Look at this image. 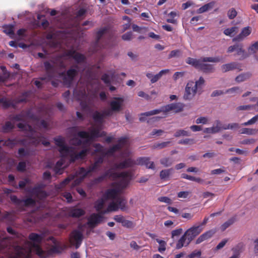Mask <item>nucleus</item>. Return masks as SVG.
<instances>
[{"mask_svg":"<svg viewBox=\"0 0 258 258\" xmlns=\"http://www.w3.org/2000/svg\"><path fill=\"white\" fill-rule=\"evenodd\" d=\"M252 76V74L250 72L242 73L237 76L235 78V81L238 82H242L249 79Z\"/></svg>","mask_w":258,"mask_h":258,"instance_id":"nucleus-30","label":"nucleus"},{"mask_svg":"<svg viewBox=\"0 0 258 258\" xmlns=\"http://www.w3.org/2000/svg\"><path fill=\"white\" fill-rule=\"evenodd\" d=\"M54 141L56 146L59 147L58 151L61 157L66 158L68 156L70 152L72 151V147H69L65 144L64 138L58 136L54 138Z\"/></svg>","mask_w":258,"mask_h":258,"instance_id":"nucleus-2","label":"nucleus"},{"mask_svg":"<svg viewBox=\"0 0 258 258\" xmlns=\"http://www.w3.org/2000/svg\"><path fill=\"white\" fill-rule=\"evenodd\" d=\"M124 99L122 97H114L113 100L110 101L109 105L111 110L114 112H119L122 109Z\"/></svg>","mask_w":258,"mask_h":258,"instance_id":"nucleus-12","label":"nucleus"},{"mask_svg":"<svg viewBox=\"0 0 258 258\" xmlns=\"http://www.w3.org/2000/svg\"><path fill=\"white\" fill-rule=\"evenodd\" d=\"M136 165V161L129 158L119 163H115L113 164V168L114 169H123L133 167Z\"/></svg>","mask_w":258,"mask_h":258,"instance_id":"nucleus-11","label":"nucleus"},{"mask_svg":"<svg viewBox=\"0 0 258 258\" xmlns=\"http://www.w3.org/2000/svg\"><path fill=\"white\" fill-rule=\"evenodd\" d=\"M190 135V133L188 131L184 130H178L174 134V136L176 138H178L181 136H189Z\"/></svg>","mask_w":258,"mask_h":258,"instance_id":"nucleus-48","label":"nucleus"},{"mask_svg":"<svg viewBox=\"0 0 258 258\" xmlns=\"http://www.w3.org/2000/svg\"><path fill=\"white\" fill-rule=\"evenodd\" d=\"M108 30V28L105 27L100 29L97 32L96 40V44H98L99 43L100 40L101 39L102 37Z\"/></svg>","mask_w":258,"mask_h":258,"instance_id":"nucleus-38","label":"nucleus"},{"mask_svg":"<svg viewBox=\"0 0 258 258\" xmlns=\"http://www.w3.org/2000/svg\"><path fill=\"white\" fill-rule=\"evenodd\" d=\"M173 171V168L162 170L160 172V178L161 180H167L169 179L170 175Z\"/></svg>","mask_w":258,"mask_h":258,"instance_id":"nucleus-26","label":"nucleus"},{"mask_svg":"<svg viewBox=\"0 0 258 258\" xmlns=\"http://www.w3.org/2000/svg\"><path fill=\"white\" fill-rule=\"evenodd\" d=\"M251 32V28L249 26L244 27L242 29L241 32L232 39V41L233 42L241 41L245 37L249 35Z\"/></svg>","mask_w":258,"mask_h":258,"instance_id":"nucleus-17","label":"nucleus"},{"mask_svg":"<svg viewBox=\"0 0 258 258\" xmlns=\"http://www.w3.org/2000/svg\"><path fill=\"white\" fill-rule=\"evenodd\" d=\"M257 120H258V114L255 115L254 116H253L252 118H251L250 119H249L247 121L242 123V125H244V126L251 125V124H254Z\"/></svg>","mask_w":258,"mask_h":258,"instance_id":"nucleus-57","label":"nucleus"},{"mask_svg":"<svg viewBox=\"0 0 258 258\" xmlns=\"http://www.w3.org/2000/svg\"><path fill=\"white\" fill-rule=\"evenodd\" d=\"M123 172L126 173V176L124 177H119V178H121L120 180L118 182L112 183L111 184L112 186H119L121 187L122 189H124L127 186L131 179V174L128 171H123Z\"/></svg>","mask_w":258,"mask_h":258,"instance_id":"nucleus-13","label":"nucleus"},{"mask_svg":"<svg viewBox=\"0 0 258 258\" xmlns=\"http://www.w3.org/2000/svg\"><path fill=\"white\" fill-rule=\"evenodd\" d=\"M105 157V156L104 155L100 156L95 159L92 165L96 168V170L98 169L100 167V165L104 162Z\"/></svg>","mask_w":258,"mask_h":258,"instance_id":"nucleus-41","label":"nucleus"},{"mask_svg":"<svg viewBox=\"0 0 258 258\" xmlns=\"http://www.w3.org/2000/svg\"><path fill=\"white\" fill-rule=\"evenodd\" d=\"M234 222V219L231 218L224 222L220 227L222 231H225L228 227L231 225Z\"/></svg>","mask_w":258,"mask_h":258,"instance_id":"nucleus-52","label":"nucleus"},{"mask_svg":"<svg viewBox=\"0 0 258 258\" xmlns=\"http://www.w3.org/2000/svg\"><path fill=\"white\" fill-rule=\"evenodd\" d=\"M118 209L117 203L115 201H112L108 205L106 210L101 211V214H105L110 212L117 211Z\"/></svg>","mask_w":258,"mask_h":258,"instance_id":"nucleus-25","label":"nucleus"},{"mask_svg":"<svg viewBox=\"0 0 258 258\" xmlns=\"http://www.w3.org/2000/svg\"><path fill=\"white\" fill-rule=\"evenodd\" d=\"M78 71L76 69H70L67 71V76L63 78V82L66 84L70 85L75 77L77 75Z\"/></svg>","mask_w":258,"mask_h":258,"instance_id":"nucleus-19","label":"nucleus"},{"mask_svg":"<svg viewBox=\"0 0 258 258\" xmlns=\"http://www.w3.org/2000/svg\"><path fill=\"white\" fill-rule=\"evenodd\" d=\"M205 80L202 77H201L199 80L194 82V87L199 91L201 93L202 89V86L204 85Z\"/></svg>","mask_w":258,"mask_h":258,"instance_id":"nucleus-44","label":"nucleus"},{"mask_svg":"<svg viewBox=\"0 0 258 258\" xmlns=\"http://www.w3.org/2000/svg\"><path fill=\"white\" fill-rule=\"evenodd\" d=\"M202 230L203 228L201 226H193L187 230L184 233V236L187 238L186 245H188Z\"/></svg>","mask_w":258,"mask_h":258,"instance_id":"nucleus-8","label":"nucleus"},{"mask_svg":"<svg viewBox=\"0 0 258 258\" xmlns=\"http://www.w3.org/2000/svg\"><path fill=\"white\" fill-rule=\"evenodd\" d=\"M113 170H115L113 168V166L111 168L106 171L104 173L105 175L108 178H112L113 180H115L117 178H119V177H124L126 175V173L125 172H114Z\"/></svg>","mask_w":258,"mask_h":258,"instance_id":"nucleus-18","label":"nucleus"},{"mask_svg":"<svg viewBox=\"0 0 258 258\" xmlns=\"http://www.w3.org/2000/svg\"><path fill=\"white\" fill-rule=\"evenodd\" d=\"M160 163L164 167H169L172 165L173 161L169 157H165L160 160Z\"/></svg>","mask_w":258,"mask_h":258,"instance_id":"nucleus-42","label":"nucleus"},{"mask_svg":"<svg viewBox=\"0 0 258 258\" xmlns=\"http://www.w3.org/2000/svg\"><path fill=\"white\" fill-rule=\"evenodd\" d=\"M105 200L103 197L102 198H101L100 199H98L97 200L95 203L94 207L97 212H100L101 210L103 209L105 202Z\"/></svg>","mask_w":258,"mask_h":258,"instance_id":"nucleus-34","label":"nucleus"},{"mask_svg":"<svg viewBox=\"0 0 258 258\" xmlns=\"http://www.w3.org/2000/svg\"><path fill=\"white\" fill-rule=\"evenodd\" d=\"M222 60V57H203L199 59L196 58L188 57L186 60V62L194 67L195 68L198 69L200 61L204 62H218Z\"/></svg>","mask_w":258,"mask_h":258,"instance_id":"nucleus-3","label":"nucleus"},{"mask_svg":"<svg viewBox=\"0 0 258 258\" xmlns=\"http://www.w3.org/2000/svg\"><path fill=\"white\" fill-rule=\"evenodd\" d=\"M94 147L95 148L94 150L93 154L96 153H100L101 154L100 156H104L105 153V151L103 149V146L99 143L95 144L93 145Z\"/></svg>","mask_w":258,"mask_h":258,"instance_id":"nucleus-43","label":"nucleus"},{"mask_svg":"<svg viewBox=\"0 0 258 258\" xmlns=\"http://www.w3.org/2000/svg\"><path fill=\"white\" fill-rule=\"evenodd\" d=\"M184 105L183 103L178 102L167 104L165 106H162L159 109L152 110L149 111L144 112L142 114L146 116H151L155 114L163 112L164 114H166L168 112L173 110L175 112L177 113L183 110Z\"/></svg>","mask_w":258,"mask_h":258,"instance_id":"nucleus-1","label":"nucleus"},{"mask_svg":"<svg viewBox=\"0 0 258 258\" xmlns=\"http://www.w3.org/2000/svg\"><path fill=\"white\" fill-rule=\"evenodd\" d=\"M204 133L207 134H215L218 133V127H215L214 126L211 127H207L204 130Z\"/></svg>","mask_w":258,"mask_h":258,"instance_id":"nucleus-60","label":"nucleus"},{"mask_svg":"<svg viewBox=\"0 0 258 258\" xmlns=\"http://www.w3.org/2000/svg\"><path fill=\"white\" fill-rule=\"evenodd\" d=\"M83 239V235L80 231L74 230L71 233L70 237V242L75 245L76 249H78L81 245Z\"/></svg>","mask_w":258,"mask_h":258,"instance_id":"nucleus-6","label":"nucleus"},{"mask_svg":"<svg viewBox=\"0 0 258 258\" xmlns=\"http://www.w3.org/2000/svg\"><path fill=\"white\" fill-rule=\"evenodd\" d=\"M195 143L193 139H185L179 141L178 144L182 145H191Z\"/></svg>","mask_w":258,"mask_h":258,"instance_id":"nucleus-58","label":"nucleus"},{"mask_svg":"<svg viewBox=\"0 0 258 258\" xmlns=\"http://www.w3.org/2000/svg\"><path fill=\"white\" fill-rule=\"evenodd\" d=\"M248 51L249 54H254L258 52V41L250 46L248 48Z\"/></svg>","mask_w":258,"mask_h":258,"instance_id":"nucleus-51","label":"nucleus"},{"mask_svg":"<svg viewBox=\"0 0 258 258\" xmlns=\"http://www.w3.org/2000/svg\"><path fill=\"white\" fill-rule=\"evenodd\" d=\"M0 104L3 105L5 108H8L10 107L15 108L16 105L12 100L8 99L6 98L2 97L0 98Z\"/></svg>","mask_w":258,"mask_h":258,"instance_id":"nucleus-29","label":"nucleus"},{"mask_svg":"<svg viewBox=\"0 0 258 258\" xmlns=\"http://www.w3.org/2000/svg\"><path fill=\"white\" fill-rule=\"evenodd\" d=\"M115 202L117 203L119 209L121 211H124L127 209L126 206V201L123 197H118L115 200Z\"/></svg>","mask_w":258,"mask_h":258,"instance_id":"nucleus-24","label":"nucleus"},{"mask_svg":"<svg viewBox=\"0 0 258 258\" xmlns=\"http://www.w3.org/2000/svg\"><path fill=\"white\" fill-rule=\"evenodd\" d=\"M237 30L238 27L234 26L230 28L225 29L223 31V33L226 36L232 37V34L236 33L237 32Z\"/></svg>","mask_w":258,"mask_h":258,"instance_id":"nucleus-46","label":"nucleus"},{"mask_svg":"<svg viewBox=\"0 0 258 258\" xmlns=\"http://www.w3.org/2000/svg\"><path fill=\"white\" fill-rule=\"evenodd\" d=\"M258 131V128H242L240 130V134H246L248 135H255Z\"/></svg>","mask_w":258,"mask_h":258,"instance_id":"nucleus-36","label":"nucleus"},{"mask_svg":"<svg viewBox=\"0 0 258 258\" xmlns=\"http://www.w3.org/2000/svg\"><path fill=\"white\" fill-rule=\"evenodd\" d=\"M236 69H238V64L235 62L226 63L223 64L221 67V69L223 73H225Z\"/></svg>","mask_w":258,"mask_h":258,"instance_id":"nucleus-28","label":"nucleus"},{"mask_svg":"<svg viewBox=\"0 0 258 258\" xmlns=\"http://www.w3.org/2000/svg\"><path fill=\"white\" fill-rule=\"evenodd\" d=\"M197 92H199V91L194 87V82L189 81L185 87L183 98L185 100H190Z\"/></svg>","mask_w":258,"mask_h":258,"instance_id":"nucleus-10","label":"nucleus"},{"mask_svg":"<svg viewBox=\"0 0 258 258\" xmlns=\"http://www.w3.org/2000/svg\"><path fill=\"white\" fill-rule=\"evenodd\" d=\"M237 15V12L236 10L232 8L230 9L227 12V16L230 20L234 19Z\"/></svg>","mask_w":258,"mask_h":258,"instance_id":"nucleus-55","label":"nucleus"},{"mask_svg":"<svg viewBox=\"0 0 258 258\" xmlns=\"http://www.w3.org/2000/svg\"><path fill=\"white\" fill-rule=\"evenodd\" d=\"M44 187V185L42 184L36 185L32 189L31 192L36 196L45 198L47 196V195L45 191L42 189Z\"/></svg>","mask_w":258,"mask_h":258,"instance_id":"nucleus-20","label":"nucleus"},{"mask_svg":"<svg viewBox=\"0 0 258 258\" xmlns=\"http://www.w3.org/2000/svg\"><path fill=\"white\" fill-rule=\"evenodd\" d=\"M215 233V230L211 229L202 234V236L203 237L204 240L205 241L212 237Z\"/></svg>","mask_w":258,"mask_h":258,"instance_id":"nucleus-54","label":"nucleus"},{"mask_svg":"<svg viewBox=\"0 0 258 258\" xmlns=\"http://www.w3.org/2000/svg\"><path fill=\"white\" fill-rule=\"evenodd\" d=\"M169 72V70L168 69L166 70H163L160 71V72L155 75H153V78L151 80V83H155L156 82H157L161 78V77L167 73H168Z\"/></svg>","mask_w":258,"mask_h":258,"instance_id":"nucleus-35","label":"nucleus"},{"mask_svg":"<svg viewBox=\"0 0 258 258\" xmlns=\"http://www.w3.org/2000/svg\"><path fill=\"white\" fill-rule=\"evenodd\" d=\"M156 241L159 244L158 247V251L160 252H163L166 250V243L165 241L160 240L158 238L156 239Z\"/></svg>","mask_w":258,"mask_h":258,"instance_id":"nucleus-47","label":"nucleus"},{"mask_svg":"<svg viewBox=\"0 0 258 258\" xmlns=\"http://www.w3.org/2000/svg\"><path fill=\"white\" fill-rule=\"evenodd\" d=\"M89 151V149H84L78 153H76L77 158L79 159H84Z\"/></svg>","mask_w":258,"mask_h":258,"instance_id":"nucleus-50","label":"nucleus"},{"mask_svg":"<svg viewBox=\"0 0 258 258\" xmlns=\"http://www.w3.org/2000/svg\"><path fill=\"white\" fill-rule=\"evenodd\" d=\"M122 226L125 228H132L134 227V224L132 221L124 219L122 223Z\"/></svg>","mask_w":258,"mask_h":258,"instance_id":"nucleus-61","label":"nucleus"},{"mask_svg":"<svg viewBox=\"0 0 258 258\" xmlns=\"http://www.w3.org/2000/svg\"><path fill=\"white\" fill-rule=\"evenodd\" d=\"M243 244L242 243H239L234 247L232 248V250L234 252V254H236L239 257L240 253L242 251L243 248Z\"/></svg>","mask_w":258,"mask_h":258,"instance_id":"nucleus-45","label":"nucleus"},{"mask_svg":"<svg viewBox=\"0 0 258 258\" xmlns=\"http://www.w3.org/2000/svg\"><path fill=\"white\" fill-rule=\"evenodd\" d=\"M101 212L100 213L95 214L93 213L90 216L88 224L90 227L94 228L99 223H100L103 220V217L102 216Z\"/></svg>","mask_w":258,"mask_h":258,"instance_id":"nucleus-15","label":"nucleus"},{"mask_svg":"<svg viewBox=\"0 0 258 258\" xmlns=\"http://www.w3.org/2000/svg\"><path fill=\"white\" fill-rule=\"evenodd\" d=\"M28 239L31 241L30 242V245L33 248V251L37 255V248L34 246V245H37L39 247H41L40 246V244L43 239V235L32 232L29 235Z\"/></svg>","mask_w":258,"mask_h":258,"instance_id":"nucleus-9","label":"nucleus"},{"mask_svg":"<svg viewBox=\"0 0 258 258\" xmlns=\"http://www.w3.org/2000/svg\"><path fill=\"white\" fill-rule=\"evenodd\" d=\"M214 5H215L214 2H211L207 4H205L197 10V13L198 14H202L204 12H206L208 11V10L212 9Z\"/></svg>","mask_w":258,"mask_h":258,"instance_id":"nucleus-31","label":"nucleus"},{"mask_svg":"<svg viewBox=\"0 0 258 258\" xmlns=\"http://www.w3.org/2000/svg\"><path fill=\"white\" fill-rule=\"evenodd\" d=\"M215 233V230L211 229L202 234V236L203 237L204 240L205 241L212 237Z\"/></svg>","mask_w":258,"mask_h":258,"instance_id":"nucleus-53","label":"nucleus"},{"mask_svg":"<svg viewBox=\"0 0 258 258\" xmlns=\"http://www.w3.org/2000/svg\"><path fill=\"white\" fill-rule=\"evenodd\" d=\"M243 45L242 44H239L238 47L236 49V55L240 56V59H243L247 57L248 55L246 53L245 50L243 49Z\"/></svg>","mask_w":258,"mask_h":258,"instance_id":"nucleus-32","label":"nucleus"},{"mask_svg":"<svg viewBox=\"0 0 258 258\" xmlns=\"http://www.w3.org/2000/svg\"><path fill=\"white\" fill-rule=\"evenodd\" d=\"M187 238L183 234L178 240L176 245V248L177 249L181 248L183 246H186Z\"/></svg>","mask_w":258,"mask_h":258,"instance_id":"nucleus-37","label":"nucleus"},{"mask_svg":"<svg viewBox=\"0 0 258 258\" xmlns=\"http://www.w3.org/2000/svg\"><path fill=\"white\" fill-rule=\"evenodd\" d=\"M239 124L237 123H229L228 124H224L223 126V128L224 130H228V129H233L238 128Z\"/></svg>","mask_w":258,"mask_h":258,"instance_id":"nucleus-59","label":"nucleus"},{"mask_svg":"<svg viewBox=\"0 0 258 258\" xmlns=\"http://www.w3.org/2000/svg\"><path fill=\"white\" fill-rule=\"evenodd\" d=\"M121 150V147L120 145H114L112 147H110L109 149H108L104 154V156L106 157L107 156H112L114 153L117 151Z\"/></svg>","mask_w":258,"mask_h":258,"instance_id":"nucleus-33","label":"nucleus"},{"mask_svg":"<svg viewBox=\"0 0 258 258\" xmlns=\"http://www.w3.org/2000/svg\"><path fill=\"white\" fill-rule=\"evenodd\" d=\"M34 246L37 248V255L40 258H47L53 253H59L61 250L60 246L58 245H53L47 250H44L41 247L37 245H34Z\"/></svg>","mask_w":258,"mask_h":258,"instance_id":"nucleus-5","label":"nucleus"},{"mask_svg":"<svg viewBox=\"0 0 258 258\" xmlns=\"http://www.w3.org/2000/svg\"><path fill=\"white\" fill-rule=\"evenodd\" d=\"M77 90L75 89L74 90V95H75V96L77 97V99H78V100H82V99H84L85 97H86V91L84 89L80 90L79 91L78 94H77Z\"/></svg>","mask_w":258,"mask_h":258,"instance_id":"nucleus-49","label":"nucleus"},{"mask_svg":"<svg viewBox=\"0 0 258 258\" xmlns=\"http://www.w3.org/2000/svg\"><path fill=\"white\" fill-rule=\"evenodd\" d=\"M67 214L69 217L79 218L85 215V211L81 208H79L77 207H72L68 209Z\"/></svg>","mask_w":258,"mask_h":258,"instance_id":"nucleus-14","label":"nucleus"},{"mask_svg":"<svg viewBox=\"0 0 258 258\" xmlns=\"http://www.w3.org/2000/svg\"><path fill=\"white\" fill-rule=\"evenodd\" d=\"M169 141L162 142L160 143H156L154 145V148L163 149L168 146L170 144Z\"/></svg>","mask_w":258,"mask_h":258,"instance_id":"nucleus-62","label":"nucleus"},{"mask_svg":"<svg viewBox=\"0 0 258 258\" xmlns=\"http://www.w3.org/2000/svg\"><path fill=\"white\" fill-rule=\"evenodd\" d=\"M92 118L95 122L98 123L100 125H101L104 122L103 114H102L101 112H100L98 111H95L93 113Z\"/></svg>","mask_w":258,"mask_h":258,"instance_id":"nucleus-27","label":"nucleus"},{"mask_svg":"<svg viewBox=\"0 0 258 258\" xmlns=\"http://www.w3.org/2000/svg\"><path fill=\"white\" fill-rule=\"evenodd\" d=\"M100 130V128H93L91 130L90 134L86 131H80L77 133V136L81 139H85L84 143L88 144L95 138H98Z\"/></svg>","mask_w":258,"mask_h":258,"instance_id":"nucleus-4","label":"nucleus"},{"mask_svg":"<svg viewBox=\"0 0 258 258\" xmlns=\"http://www.w3.org/2000/svg\"><path fill=\"white\" fill-rule=\"evenodd\" d=\"M44 67L47 76L51 79L53 77V73L54 69L53 64H51L48 61L44 62Z\"/></svg>","mask_w":258,"mask_h":258,"instance_id":"nucleus-23","label":"nucleus"},{"mask_svg":"<svg viewBox=\"0 0 258 258\" xmlns=\"http://www.w3.org/2000/svg\"><path fill=\"white\" fill-rule=\"evenodd\" d=\"M136 164L138 165H144L148 169H155L154 163L150 161L149 157H144L138 158L136 160Z\"/></svg>","mask_w":258,"mask_h":258,"instance_id":"nucleus-16","label":"nucleus"},{"mask_svg":"<svg viewBox=\"0 0 258 258\" xmlns=\"http://www.w3.org/2000/svg\"><path fill=\"white\" fill-rule=\"evenodd\" d=\"M103 197L105 200H115L118 197H117V191L115 189L109 188L105 191Z\"/></svg>","mask_w":258,"mask_h":258,"instance_id":"nucleus-21","label":"nucleus"},{"mask_svg":"<svg viewBox=\"0 0 258 258\" xmlns=\"http://www.w3.org/2000/svg\"><path fill=\"white\" fill-rule=\"evenodd\" d=\"M73 58L77 63L83 62L86 60V57L83 54L77 52H75Z\"/></svg>","mask_w":258,"mask_h":258,"instance_id":"nucleus-39","label":"nucleus"},{"mask_svg":"<svg viewBox=\"0 0 258 258\" xmlns=\"http://www.w3.org/2000/svg\"><path fill=\"white\" fill-rule=\"evenodd\" d=\"M177 14L175 12H171L168 14V17H169L167 19V22L168 23L175 24L176 22V20L174 19V18L176 16Z\"/></svg>","mask_w":258,"mask_h":258,"instance_id":"nucleus-56","label":"nucleus"},{"mask_svg":"<svg viewBox=\"0 0 258 258\" xmlns=\"http://www.w3.org/2000/svg\"><path fill=\"white\" fill-rule=\"evenodd\" d=\"M204 61H200L197 69H199L204 73H210L214 71L213 66L211 64L204 63Z\"/></svg>","mask_w":258,"mask_h":258,"instance_id":"nucleus-22","label":"nucleus"},{"mask_svg":"<svg viewBox=\"0 0 258 258\" xmlns=\"http://www.w3.org/2000/svg\"><path fill=\"white\" fill-rule=\"evenodd\" d=\"M11 202L17 206H23L24 207H29L35 205L36 202L35 200L32 198H28L24 200L18 199L15 195H12L10 197Z\"/></svg>","mask_w":258,"mask_h":258,"instance_id":"nucleus-7","label":"nucleus"},{"mask_svg":"<svg viewBox=\"0 0 258 258\" xmlns=\"http://www.w3.org/2000/svg\"><path fill=\"white\" fill-rule=\"evenodd\" d=\"M26 163L24 161L20 162L17 167V169L18 171L20 172H24L26 170Z\"/></svg>","mask_w":258,"mask_h":258,"instance_id":"nucleus-63","label":"nucleus"},{"mask_svg":"<svg viewBox=\"0 0 258 258\" xmlns=\"http://www.w3.org/2000/svg\"><path fill=\"white\" fill-rule=\"evenodd\" d=\"M133 37V33L131 31L127 32L123 34L121 36L122 39L124 41H129Z\"/></svg>","mask_w":258,"mask_h":258,"instance_id":"nucleus-64","label":"nucleus"},{"mask_svg":"<svg viewBox=\"0 0 258 258\" xmlns=\"http://www.w3.org/2000/svg\"><path fill=\"white\" fill-rule=\"evenodd\" d=\"M14 128V124L10 121H7L2 127L3 132L6 133L10 132Z\"/></svg>","mask_w":258,"mask_h":258,"instance_id":"nucleus-40","label":"nucleus"}]
</instances>
